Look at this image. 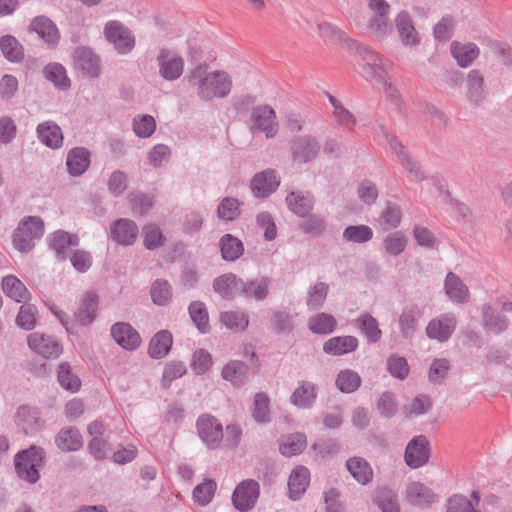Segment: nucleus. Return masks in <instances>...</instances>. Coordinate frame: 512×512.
I'll list each match as a JSON object with an SVG mask.
<instances>
[{
  "instance_id": "1",
  "label": "nucleus",
  "mask_w": 512,
  "mask_h": 512,
  "mask_svg": "<svg viewBox=\"0 0 512 512\" xmlns=\"http://www.w3.org/2000/svg\"><path fill=\"white\" fill-rule=\"evenodd\" d=\"M271 279L267 276L244 280L234 273L223 274L213 281V289L224 300L245 297L264 301L269 295Z\"/></svg>"
},
{
  "instance_id": "2",
  "label": "nucleus",
  "mask_w": 512,
  "mask_h": 512,
  "mask_svg": "<svg viewBox=\"0 0 512 512\" xmlns=\"http://www.w3.org/2000/svg\"><path fill=\"white\" fill-rule=\"evenodd\" d=\"M319 32L323 38L331 40L337 44H346L349 49H356L358 54L365 61L364 72L371 78H382L385 70L390 66V62L383 59L371 47L359 44L349 38L347 34L330 23L319 24Z\"/></svg>"
},
{
  "instance_id": "3",
  "label": "nucleus",
  "mask_w": 512,
  "mask_h": 512,
  "mask_svg": "<svg viewBox=\"0 0 512 512\" xmlns=\"http://www.w3.org/2000/svg\"><path fill=\"white\" fill-rule=\"evenodd\" d=\"M190 81L198 79V96L204 101L213 98L226 97L232 88V81L229 75L223 71L206 73V66L199 65L194 68L190 75Z\"/></svg>"
},
{
  "instance_id": "4",
  "label": "nucleus",
  "mask_w": 512,
  "mask_h": 512,
  "mask_svg": "<svg viewBox=\"0 0 512 512\" xmlns=\"http://www.w3.org/2000/svg\"><path fill=\"white\" fill-rule=\"evenodd\" d=\"M45 460V450L31 445L14 456L15 471L21 480L35 484L40 479V470L44 468Z\"/></svg>"
},
{
  "instance_id": "5",
  "label": "nucleus",
  "mask_w": 512,
  "mask_h": 512,
  "mask_svg": "<svg viewBox=\"0 0 512 512\" xmlns=\"http://www.w3.org/2000/svg\"><path fill=\"white\" fill-rule=\"evenodd\" d=\"M44 234V222L38 216L24 217L14 230L12 243L16 250L28 253L34 248V240Z\"/></svg>"
},
{
  "instance_id": "6",
  "label": "nucleus",
  "mask_w": 512,
  "mask_h": 512,
  "mask_svg": "<svg viewBox=\"0 0 512 512\" xmlns=\"http://www.w3.org/2000/svg\"><path fill=\"white\" fill-rule=\"evenodd\" d=\"M199 438L209 449H217L224 438L222 424L211 414H201L196 420Z\"/></svg>"
},
{
  "instance_id": "7",
  "label": "nucleus",
  "mask_w": 512,
  "mask_h": 512,
  "mask_svg": "<svg viewBox=\"0 0 512 512\" xmlns=\"http://www.w3.org/2000/svg\"><path fill=\"white\" fill-rule=\"evenodd\" d=\"M260 495V485L254 479L241 481L233 491L232 504L240 512L252 510Z\"/></svg>"
},
{
  "instance_id": "8",
  "label": "nucleus",
  "mask_w": 512,
  "mask_h": 512,
  "mask_svg": "<svg viewBox=\"0 0 512 512\" xmlns=\"http://www.w3.org/2000/svg\"><path fill=\"white\" fill-rule=\"evenodd\" d=\"M104 34L119 54H128L135 47V38L131 30L118 21L106 23Z\"/></svg>"
},
{
  "instance_id": "9",
  "label": "nucleus",
  "mask_w": 512,
  "mask_h": 512,
  "mask_svg": "<svg viewBox=\"0 0 512 512\" xmlns=\"http://www.w3.org/2000/svg\"><path fill=\"white\" fill-rule=\"evenodd\" d=\"M27 343L31 350L45 359H56L63 352L62 343L51 335L35 332L28 335Z\"/></svg>"
},
{
  "instance_id": "10",
  "label": "nucleus",
  "mask_w": 512,
  "mask_h": 512,
  "mask_svg": "<svg viewBox=\"0 0 512 512\" xmlns=\"http://www.w3.org/2000/svg\"><path fill=\"white\" fill-rule=\"evenodd\" d=\"M160 76L166 81H175L184 71V60L168 48H162L157 56Z\"/></svg>"
},
{
  "instance_id": "11",
  "label": "nucleus",
  "mask_w": 512,
  "mask_h": 512,
  "mask_svg": "<svg viewBox=\"0 0 512 512\" xmlns=\"http://www.w3.org/2000/svg\"><path fill=\"white\" fill-rule=\"evenodd\" d=\"M457 319L453 313L441 314L429 321L426 326V335L439 343L447 342L456 330Z\"/></svg>"
},
{
  "instance_id": "12",
  "label": "nucleus",
  "mask_w": 512,
  "mask_h": 512,
  "mask_svg": "<svg viewBox=\"0 0 512 512\" xmlns=\"http://www.w3.org/2000/svg\"><path fill=\"white\" fill-rule=\"evenodd\" d=\"M422 315L423 310L415 303L403 307L398 318V329L403 339L411 340L414 338L419 330V320Z\"/></svg>"
},
{
  "instance_id": "13",
  "label": "nucleus",
  "mask_w": 512,
  "mask_h": 512,
  "mask_svg": "<svg viewBox=\"0 0 512 512\" xmlns=\"http://www.w3.org/2000/svg\"><path fill=\"white\" fill-rule=\"evenodd\" d=\"M319 151L320 145L312 136H298L291 141V155L296 163L305 164L312 161Z\"/></svg>"
},
{
  "instance_id": "14",
  "label": "nucleus",
  "mask_w": 512,
  "mask_h": 512,
  "mask_svg": "<svg viewBox=\"0 0 512 512\" xmlns=\"http://www.w3.org/2000/svg\"><path fill=\"white\" fill-rule=\"evenodd\" d=\"M430 447L429 441L424 435L414 437L406 446L405 449V462L413 468H419L429 461Z\"/></svg>"
},
{
  "instance_id": "15",
  "label": "nucleus",
  "mask_w": 512,
  "mask_h": 512,
  "mask_svg": "<svg viewBox=\"0 0 512 512\" xmlns=\"http://www.w3.org/2000/svg\"><path fill=\"white\" fill-rule=\"evenodd\" d=\"M139 234L138 225L131 219L119 218L110 225L109 235L118 245H133Z\"/></svg>"
},
{
  "instance_id": "16",
  "label": "nucleus",
  "mask_w": 512,
  "mask_h": 512,
  "mask_svg": "<svg viewBox=\"0 0 512 512\" xmlns=\"http://www.w3.org/2000/svg\"><path fill=\"white\" fill-rule=\"evenodd\" d=\"M15 423L26 435L38 432L45 426L40 410L30 405H21L17 408Z\"/></svg>"
},
{
  "instance_id": "17",
  "label": "nucleus",
  "mask_w": 512,
  "mask_h": 512,
  "mask_svg": "<svg viewBox=\"0 0 512 512\" xmlns=\"http://www.w3.org/2000/svg\"><path fill=\"white\" fill-rule=\"evenodd\" d=\"M280 185V177L278 173L273 169H266L253 176L250 183L252 194L256 198H267Z\"/></svg>"
},
{
  "instance_id": "18",
  "label": "nucleus",
  "mask_w": 512,
  "mask_h": 512,
  "mask_svg": "<svg viewBox=\"0 0 512 512\" xmlns=\"http://www.w3.org/2000/svg\"><path fill=\"white\" fill-rule=\"evenodd\" d=\"M111 336L123 349L136 350L141 345V336L128 322H116L111 327Z\"/></svg>"
},
{
  "instance_id": "19",
  "label": "nucleus",
  "mask_w": 512,
  "mask_h": 512,
  "mask_svg": "<svg viewBox=\"0 0 512 512\" xmlns=\"http://www.w3.org/2000/svg\"><path fill=\"white\" fill-rule=\"evenodd\" d=\"M75 68L83 75L97 78L100 74V58L91 48L78 47L73 55Z\"/></svg>"
},
{
  "instance_id": "20",
  "label": "nucleus",
  "mask_w": 512,
  "mask_h": 512,
  "mask_svg": "<svg viewBox=\"0 0 512 512\" xmlns=\"http://www.w3.org/2000/svg\"><path fill=\"white\" fill-rule=\"evenodd\" d=\"M253 128L265 133L266 137H274L277 133L278 124L276 122L275 111L268 105L255 107L251 113Z\"/></svg>"
},
{
  "instance_id": "21",
  "label": "nucleus",
  "mask_w": 512,
  "mask_h": 512,
  "mask_svg": "<svg viewBox=\"0 0 512 512\" xmlns=\"http://www.w3.org/2000/svg\"><path fill=\"white\" fill-rule=\"evenodd\" d=\"M50 249L55 252L59 261H65L68 257L70 248L79 245V237L65 230H57L47 238Z\"/></svg>"
},
{
  "instance_id": "22",
  "label": "nucleus",
  "mask_w": 512,
  "mask_h": 512,
  "mask_svg": "<svg viewBox=\"0 0 512 512\" xmlns=\"http://www.w3.org/2000/svg\"><path fill=\"white\" fill-rule=\"evenodd\" d=\"M38 140L46 147L56 150L62 147L64 136L60 126L52 120L39 123L36 127Z\"/></svg>"
},
{
  "instance_id": "23",
  "label": "nucleus",
  "mask_w": 512,
  "mask_h": 512,
  "mask_svg": "<svg viewBox=\"0 0 512 512\" xmlns=\"http://www.w3.org/2000/svg\"><path fill=\"white\" fill-rule=\"evenodd\" d=\"M288 209L298 217H306L314 209L315 197L311 192L292 191L286 196Z\"/></svg>"
},
{
  "instance_id": "24",
  "label": "nucleus",
  "mask_w": 512,
  "mask_h": 512,
  "mask_svg": "<svg viewBox=\"0 0 512 512\" xmlns=\"http://www.w3.org/2000/svg\"><path fill=\"white\" fill-rule=\"evenodd\" d=\"M481 314L482 326L486 332L499 335L508 329V318L505 315L495 311L490 304H484L481 307Z\"/></svg>"
},
{
  "instance_id": "25",
  "label": "nucleus",
  "mask_w": 512,
  "mask_h": 512,
  "mask_svg": "<svg viewBox=\"0 0 512 512\" xmlns=\"http://www.w3.org/2000/svg\"><path fill=\"white\" fill-rule=\"evenodd\" d=\"M310 484V471L303 465L296 466L288 479L289 498L296 501L306 492Z\"/></svg>"
},
{
  "instance_id": "26",
  "label": "nucleus",
  "mask_w": 512,
  "mask_h": 512,
  "mask_svg": "<svg viewBox=\"0 0 512 512\" xmlns=\"http://www.w3.org/2000/svg\"><path fill=\"white\" fill-rule=\"evenodd\" d=\"M405 496L413 506L429 507L436 500L434 492L421 482H411L407 485Z\"/></svg>"
},
{
  "instance_id": "27",
  "label": "nucleus",
  "mask_w": 512,
  "mask_h": 512,
  "mask_svg": "<svg viewBox=\"0 0 512 512\" xmlns=\"http://www.w3.org/2000/svg\"><path fill=\"white\" fill-rule=\"evenodd\" d=\"M359 341L355 336H335L323 344L324 353L332 356H341L357 350Z\"/></svg>"
},
{
  "instance_id": "28",
  "label": "nucleus",
  "mask_w": 512,
  "mask_h": 512,
  "mask_svg": "<svg viewBox=\"0 0 512 512\" xmlns=\"http://www.w3.org/2000/svg\"><path fill=\"white\" fill-rule=\"evenodd\" d=\"M249 366L240 360L229 361L222 369L221 375L224 380L229 381L234 387L244 386L249 379Z\"/></svg>"
},
{
  "instance_id": "29",
  "label": "nucleus",
  "mask_w": 512,
  "mask_h": 512,
  "mask_svg": "<svg viewBox=\"0 0 512 512\" xmlns=\"http://www.w3.org/2000/svg\"><path fill=\"white\" fill-rule=\"evenodd\" d=\"M91 153L87 148L75 147L68 152L66 166L73 177L81 176L90 165Z\"/></svg>"
},
{
  "instance_id": "30",
  "label": "nucleus",
  "mask_w": 512,
  "mask_h": 512,
  "mask_svg": "<svg viewBox=\"0 0 512 512\" xmlns=\"http://www.w3.org/2000/svg\"><path fill=\"white\" fill-rule=\"evenodd\" d=\"M99 299L95 292H87L82 298L75 318L82 326H88L97 317Z\"/></svg>"
},
{
  "instance_id": "31",
  "label": "nucleus",
  "mask_w": 512,
  "mask_h": 512,
  "mask_svg": "<svg viewBox=\"0 0 512 512\" xmlns=\"http://www.w3.org/2000/svg\"><path fill=\"white\" fill-rule=\"evenodd\" d=\"M55 444L63 452H74L83 447V437L78 428L65 427L57 433Z\"/></svg>"
},
{
  "instance_id": "32",
  "label": "nucleus",
  "mask_w": 512,
  "mask_h": 512,
  "mask_svg": "<svg viewBox=\"0 0 512 512\" xmlns=\"http://www.w3.org/2000/svg\"><path fill=\"white\" fill-rule=\"evenodd\" d=\"M450 53L460 67L466 68L477 59L480 50L475 43L453 41L450 46Z\"/></svg>"
},
{
  "instance_id": "33",
  "label": "nucleus",
  "mask_w": 512,
  "mask_h": 512,
  "mask_svg": "<svg viewBox=\"0 0 512 512\" xmlns=\"http://www.w3.org/2000/svg\"><path fill=\"white\" fill-rule=\"evenodd\" d=\"M317 399V385L309 381L299 382L298 387L290 397L291 403L300 408L308 409L313 406Z\"/></svg>"
},
{
  "instance_id": "34",
  "label": "nucleus",
  "mask_w": 512,
  "mask_h": 512,
  "mask_svg": "<svg viewBox=\"0 0 512 512\" xmlns=\"http://www.w3.org/2000/svg\"><path fill=\"white\" fill-rule=\"evenodd\" d=\"M395 22L400 39L405 46H416L419 44L420 37L413 25L409 13L401 11L397 15Z\"/></svg>"
},
{
  "instance_id": "35",
  "label": "nucleus",
  "mask_w": 512,
  "mask_h": 512,
  "mask_svg": "<svg viewBox=\"0 0 512 512\" xmlns=\"http://www.w3.org/2000/svg\"><path fill=\"white\" fill-rule=\"evenodd\" d=\"M444 289L448 298L454 302L463 304L469 299V290L459 276L448 272L445 278Z\"/></svg>"
},
{
  "instance_id": "36",
  "label": "nucleus",
  "mask_w": 512,
  "mask_h": 512,
  "mask_svg": "<svg viewBox=\"0 0 512 512\" xmlns=\"http://www.w3.org/2000/svg\"><path fill=\"white\" fill-rule=\"evenodd\" d=\"M172 345V333L169 330H160L151 338L148 354L153 359H162L168 355Z\"/></svg>"
},
{
  "instance_id": "37",
  "label": "nucleus",
  "mask_w": 512,
  "mask_h": 512,
  "mask_svg": "<svg viewBox=\"0 0 512 512\" xmlns=\"http://www.w3.org/2000/svg\"><path fill=\"white\" fill-rule=\"evenodd\" d=\"M2 291L10 299L17 303H23L30 299V292L24 283L14 275L3 277L1 283Z\"/></svg>"
},
{
  "instance_id": "38",
  "label": "nucleus",
  "mask_w": 512,
  "mask_h": 512,
  "mask_svg": "<svg viewBox=\"0 0 512 512\" xmlns=\"http://www.w3.org/2000/svg\"><path fill=\"white\" fill-rule=\"evenodd\" d=\"M221 257L224 261L234 262L244 253V244L232 234H224L219 240Z\"/></svg>"
},
{
  "instance_id": "39",
  "label": "nucleus",
  "mask_w": 512,
  "mask_h": 512,
  "mask_svg": "<svg viewBox=\"0 0 512 512\" xmlns=\"http://www.w3.org/2000/svg\"><path fill=\"white\" fill-rule=\"evenodd\" d=\"M30 28L48 44H56L60 39L58 28L46 16L35 17L30 24Z\"/></svg>"
},
{
  "instance_id": "40",
  "label": "nucleus",
  "mask_w": 512,
  "mask_h": 512,
  "mask_svg": "<svg viewBox=\"0 0 512 512\" xmlns=\"http://www.w3.org/2000/svg\"><path fill=\"white\" fill-rule=\"evenodd\" d=\"M306 446V436L299 432L284 435L279 440V451L285 457H292L302 453Z\"/></svg>"
},
{
  "instance_id": "41",
  "label": "nucleus",
  "mask_w": 512,
  "mask_h": 512,
  "mask_svg": "<svg viewBox=\"0 0 512 512\" xmlns=\"http://www.w3.org/2000/svg\"><path fill=\"white\" fill-rule=\"evenodd\" d=\"M373 503L382 512H399L400 504L397 493L388 487H378L375 490Z\"/></svg>"
},
{
  "instance_id": "42",
  "label": "nucleus",
  "mask_w": 512,
  "mask_h": 512,
  "mask_svg": "<svg viewBox=\"0 0 512 512\" xmlns=\"http://www.w3.org/2000/svg\"><path fill=\"white\" fill-rule=\"evenodd\" d=\"M336 328V318L325 312L317 313L308 320V329L316 335H329L333 333Z\"/></svg>"
},
{
  "instance_id": "43",
  "label": "nucleus",
  "mask_w": 512,
  "mask_h": 512,
  "mask_svg": "<svg viewBox=\"0 0 512 512\" xmlns=\"http://www.w3.org/2000/svg\"><path fill=\"white\" fill-rule=\"evenodd\" d=\"M346 467L353 478L362 485L368 484L373 479V470L368 461L362 457L348 459Z\"/></svg>"
},
{
  "instance_id": "44",
  "label": "nucleus",
  "mask_w": 512,
  "mask_h": 512,
  "mask_svg": "<svg viewBox=\"0 0 512 512\" xmlns=\"http://www.w3.org/2000/svg\"><path fill=\"white\" fill-rule=\"evenodd\" d=\"M467 97L475 106L485 100L484 79L478 70H471L467 75Z\"/></svg>"
},
{
  "instance_id": "45",
  "label": "nucleus",
  "mask_w": 512,
  "mask_h": 512,
  "mask_svg": "<svg viewBox=\"0 0 512 512\" xmlns=\"http://www.w3.org/2000/svg\"><path fill=\"white\" fill-rule=\"evenodd\" d=\"M43 75L45 79L53 83L58 90H68L71 86L66 69L59 63L46 65L43 69Z\"/></svg>"
},
{
  "instance_id": "46",
  "label": "nucleus",
  "mask_w": 512,
  "mask_h": 512,
  "mask_svg": "<svg viewBox=\"0 0 512 512\" xmlns=\"http://www.w3.org/2000/svg\"><path fill=\"white\" fill-rule=\"evenodd\" d=\"M358 328L370 344L377 343L382 337V331L376 318L369 313L361 314L357 320Z\"/></svg>"
},
{
  "instance_id": "47",
  "label": "nucleus",
  "mask_w": 512,
  "mask_h": 512,
  "mask_svg": "<svg viewBox=\"0 0 512 512\" xmlns=\"http://www.w3.org/2000/svg\"><path fill=\"white\" fill-rule=\"evenodd\" d=\"M130 208L135 215L145 216L153 208L155 197L141 191H132L128 195Z\"/></svg>"
},
{
  "instance_id": "48",
  "label": "nucleus",
  "mask_w": 512,
  "mask_h": 512,
  "mask_svg": "<svg viewBox=\"0 0 512 512\" xmlns=\"http://www.w3.org/2000/svg\"><path fill=\"white\" fill-rule=\"evenodd\" d=\"M188 312L192 322L201 334H206L210 331L209 314L204 302L192 301L189 304Z\"/></svg>"
},
{
  "instance_id": "49",
  "label": "nucleus",
  "mask_w": 512,
  "mask_h": 512,
  "mask_svg": "<svg viewBox=\"0 0 512 512\" xmlns=\"http://www.w3.org/2000/svg\"><path fill=\"white\" fill-rule=\"evenodd\" d=\"M0 50L9 62L19 63L24 57V49L21 43L12 35H4L0 38Z\"/></svg>"
},
{
  "instance_id": "50",
  "label": "nucleus",
  "mask_w": 512,
  "mask_h": 512,
  "mask_svg": "<svg viewBox=\"0 0 512 512\" xmlns=\"http://www.w3.org/2000/svg\"><path fill=\"white\" fill-rule=\"evenodd\" d=\"M243 202L234 197H224L217 207V217L224 222L234 221L241 215Z\"/></svg>"
},
{
  "instance_id": "51",
  "label": "nucleus",
  "mask_w": 512,
  "mask_h": 512,
  "mask_svg": "<svg viewBox=\"0 0 512 512\" xmlns=\"http://www.w3.org/2000/svg\"><path fill=\"white\" fill-rule=\"evenodd\" d=\"M362 379L360 375L351 369L341 370L336 377V387L346 394L353 393L361 386Z\"/></svg>"
},
{
  "instance_id": "52",
  "label": "nucleus",
  "mask_w": 512,
  "mask_h": 512,
  "mask_svg": "<svg viewBox=\"0 0 512 512\" xmlns=\"http://www.w3.org/2000/svg\"><path fill=\"white\" fill-rule=\"evenodd\" d=\"M172 287L165 279H156L150 288L152 302L157 306H166L172 300Z\"/></svg>"
},
{
  "instance_id": "53",
  "label": "nucleus",
  "mask_w": 512,
  "mask_h": 512,
  "mask_svg": "<svg viewBox=\"0 0 512 512\" xmlns=\"http://www.w3.org/2000/svg\"><path fill=\"white\" fill-rule=\"evenodd\" d=\"M329 285L325 282L317 281L310 286L307 292L306 305L309 310H319L327 298Z\"/></svg>"
},
{
  "instance_id": "54",
  "label": "nucleus",
  "mask_w": 512,
  "mask_h": 512,
  "mask_svg": "<svg viewBox=\"0 0 512 512\" xmlns=\"http://www.w3.org/2000/svg\"><path fill=\"white\" fill-rule=\"evenodd\" d=\"M220 322L228 329L243 332L249 325L248 315L242 311H224L220 313Z\"/></svg>"
},
{
  "instance_id": "55",
  "label": "nucleus",
  "mask_w": 512,
  "mask_h": 512,
  "mask_svg": "<svg viewBox=\"0 0 512 512\" xmlns=\"http://www.w3.org/2000/svg\"><path fill=\"white\" fill-rule=\"evenodd\" d=\"M142 236L143 245L147 250H156L166 242V237L163 235L160 228L154 223H148L143 226Z\"/></svg>"
},
{
  "instance_id": "56",
  "label": "nucleus",
  "mask_w": 512,
  "mask_h": 512,
  "mask_svg": "<svg viewBox=\"0 0 512 512\" xmlns=\"http://www.w3.org/2000/svg\"><path fill=\"white\" fill-rule=\"evenodd\" d=\"M57 379L60 386L66 390L76 392L80 389L81 381L75 375L68 362H61L58 365Z\"/></svg>"
},
{
  "instance_id": "57",
  "label": "nucleus",
  "mask_w": 512,
  "mask_h": 512,
  "mask_svg": "<svg viewBox=\"0 0 512 512\" xmlns=\"http://www.w3.org/2000/svg\"><path fill=\"white\" fill-rule=\"evenodd\" d=\"M186 372L187 367L184 362L180 360H171L167 362L164 366L161 386L165 389L170 388L172 382L184 376Z\"/></svg>"
},
{
  "instance_id": "58",
  "label": "nucleus",
  "mask_w": 512,
  "mask_h": 512,
  "mask_svg": "<svg viewBox=\"0 0 512 512\" xmlns=\"http://www.w3.org/2000/svg\"><path fill=\"white\" fill-rule=\"evenodd\" d=\"M343 240L351 243H366L373 238V230L367 225H350L342 233Z\"/></svg>"
},
{
  "instance_id": "59",
  "label": "nucleus",
  "mask_w": 512,
  "mask_h": 512,
  "mask_svg": "<svg viewBox=\"0 0 512 512\" xmlns=\"http://www.w3.org/2000/svg\"><path fill=\"white\" fill-rule=\"evenodd\" d=\"M304 218L305 219L299 224V229L303 233L317 237L325 232L327 224L322 216L310 213Z\"/></svg>"
},
{
  "instance_id": "60",
  "label": "nucleus",
  "mask_w": 512,
  "mask_h": 512,
  "mask_svg": "<svg viewBox=\"0 0 512 512\" xmlns=\"http://www.w3.org/2000/svg\"><path fill=\"white\" fill-rule=\"evenodd\" d=\"M217 483L213 479H206L193 489V500L200 506L208 505L216 492Z\"/></svg>"
},
{
  "instance_id": "61",
  "label": "nucleus",
  "mask_w": 512,
  "mask_h": 512,
  "mask_svg": "<svg viewBox=\"0 0 512 512\" xmlns=\"http://www.w3.org/2000/svg\"><path fill=\"white\" fill-rule=\"evenodd\" d=\"M270 400L266 393H256L254 397V407L252 416L258 423H268L270 421Z\"/></svg>"
},
{
  "instance_id": "62",
  "label": "nucleus",
  "mask_w": 512,
  "mask_h": 512,
  "mask_svg": "<svg viewBox=\"0 0 512 512\" xmlns=\"http://www.w3.org/2000/svg\"><path fill=\"white\" fill-rule=\"evenodd\" d=\"M380 217L386 229H394L401 223L402 210L397 203L387 201Z\"/></svg>"
},
{
  "instance_id": "63",
  "label": "nucleus",
  "mask_w": 512,
  "mask_h": 512,
  "mask_svg": "<svg viewBox=\"0 0 512 512\" xmlns=\"http://www.w3.org/2000/svg\"><path fill=\"white\" fill-rule=\"evenodd\" d=\"M23 303L24 304L20 307L19 313L16 317V324L19 327L29 331L36 326V315L38 310L33 304H27L26 302Z\"/></svg>"
},
{
  "instance_id": "64",
  "label": "nucleus",
  "mask_w": 512,
  "mask_h": 512,
  "mask_svg": "<svg viewBox=\"0 0 512 512\" xmlns=\"http://www.w3.org/2000/svg\"><path fill=\"white\" fill-rule=\"evenodd\" d=\"M376 406L379 414L382 417L392 418L396 415L398 410L395 394L391 391H385L379 397Z\"/></svg>"
}]
</instances>
